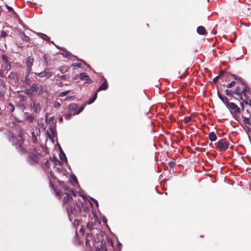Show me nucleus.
<instances>
[{"label":"nucleus","mask_w":251,"mask_h":251,"mask_svg":"<svg viewBox=\"0 0 251 251\" xmlns=\"http://www.w3.org/2000/svg\"><path fill=\"white\" fill-rule=\"evenodd\" d=\"M60 186L63 190L65 192L66 196L64 198V202L67 203L69 202L71 200L73 199L72 196L76 197V193L75 191L69 188L65 183L62 182L60 183Z\"/></svg>","instance_id":"obj_1"},{"label":"nucleus","mask_w":251,"mask_h":251,"mask_svg":"<svg viewBox=\"0 0 251 251\" xmlns=\"http://www.w3.org/2000/svg\"><path fill=\"white\" fill-rule=\"evenodd\" d=\"M68 212L69 215V218L71 221L74 220L73 225L76 228L77 226H78V220L77 219V211L75 208H73L72 206H69L68 208ZM75 236H77V229H75Z\"/></svg>","instance_id":"obj_2"},{"label":"nucleus","mask_w":251,"mask_h":251,"mask_svg":"<svg viewBox=\"0 0 251 251\" xmlns=\"http://www.w3.org/2000/svg\"><path fill=\"white\" fill-rule=\"evenodd\" d=\"M17 149L18 151L21 153H25L27 152L26 149L23 146V144L24 142L25 139L23 138L22 134H20L17 137Z\"/></svg>","instance_id":"obj_3"},{"label":"nucleus","mask_w":251,"mask_h":251,"mask_svg":"<svg viewBox=\"0 0 251 251\" xmlns=\"http://www.w3.org/2000/svg\"><path fill=\"white\" fill-rule=\"evenodd\" d=\"M103 242L101 243L100 247H97L96 248V251H99L100 249L101 251H108V248L111 250L110 248H113V242L111 239L108 238L106 243L102 245Z\"/></svg>","instance_id":"obj_4"},{"label":"nucleus","mask_w":251,"mask_h":251,"mask_svg":"<svg viewBox=\"0 0 251 251\" xmlns=\"http://www.w3.org/2000/svg\"><path fill=\"white\" fill-rule=\"evenodd\" d=\"M41 156L40 153L34 149L29 154V157L33 162H38Z\"/></svg>","instance_id":"obj_5"},{"label":"nucleus","mask_w":251,"mask_h":251,"mask_svg":"<svg viewBox=\"0 0 251 251\" xmlns=\"http://www.w3.org/2000/svg\"><path fill=\"white\" fill-rule=\"evenodd\" d=\"M39 87L36 83H33L30 88L25 91V93L28 95L34 96L38 93Z\"/></svg>","instance_id":"obj_6"},{"label":"nucleus","mask_w":251,"mask_h":251,"mask_svg":"<svg viewBox=\"0 0 251 251\" xmlns=\"http://www.w3.org/2000/svg\"><path fill=\"white\" fill-rule=\"evenodd\" d=\"M78 106L76 104L71 103L68 107L69 113H71L72 115H75L78 114V110L77 109Z\"/></svg>","instance_id":"obj_7"},{"label":"nucleus","mask_w":251,"mask_h":251,"mask_svg":"<svg viewBox=\"0 0 251 251\" xmlns=\"http://www.w3.org/2000/svg\"><path fill=\"white\" fill-rule=\"evenodd\" d=\"M35 74L40 77H43L44 76L49 77L51 76L52 75L48 69H46L44 71L41 72H35Z\"/></svg>","instance_id":"obj_8"},{"label":"nucleus","mask_w":251,"mask_h":251,"mask_svg":"<svg viewBox=\"0 0 251 251\" xmlns=\"http://www.w3.org/2000/svg\"><path fill=\"white\" fill-rule=\"evenodd\" d=\"M32 109L33 112L37 113L40 111L41 107L39 102L34 100L32 101Z\"/></svg>","instance_id":"obj_9"},{"label":"nucleus","mask_w":251,"mask_h":251,"mask_svg":"<svg viewBox=\"0 0 251 251\" xmlns=\"http://www.w3.org/2000/svg\"><path fill=\"white\" fill-rule=\"evenodd\" d=\"M79 197H81L84 201V202H82V207L84 208V210H85L88 208V207L90 205H91V202L84 195H80L79 194Z\"/></svg>","instance_id":"obj_10"},{"label":"nucleus","mask_w":251,"mask_h":251,"mask_svg":"<svg viewBox=\"0 0 251 251\" xmlns=\"http://www.w3.org/2000/svg\"><path fill=\"white\" fill-rule=\"evenodd\" d=\"M217 148L225 150L228 148V144L224 140H220L217 144Z\"/></svg>","instance_id":"obj_11"},{"label":"nucleus","mask_w":251,"mask_h":251,"mask_svg":"<svg viewBox=\"0 0 251 251\" xmlns=\"http://www.w3.org/2000/svg\"><path fill=\"white\" fill-rule=\"evenodd\" d=\"M11 68L10 64H1V70L0 72V76H3L5 71L6 73Z\"/></svg>","instance_id":"obj_12"},{"label":"nucleus","mask_w":251,"mask_h":251,"mask_svg":"<svg viewBox=\"0 0 251 251\" xmlns=\"http://www.w3.org/2000/svg\"><path fill=\"white\" fill-rule=\"evenodd\" d=\"M79 79L84 80L86 83H90L92 82L89 76L85 73H81L79 75Z\"/></svg>","instance_id":"obj_13"},{"label":"nucleus","mask_w":251,"mask_h":251,"mask_svg":"<svg viewBox=\"0 0 251 251\" xmlns=\"http://www.w3.org/2000/svg\"><path fill=\"white\" fill-rule=\"evenodd\" d=\"M69 180L70 183L73 185L78 184L77 178L76 176L74 174H72L71 175Z\"/></svg>","instance_id":"obj_14"},{"label":"nucleus","mask_w":251,"mask_h":251,"mask_svg":"<svg viewBox=\"0 0 251 251\" xmlns=\"http://www.w3.org/2000/svg\"><path fill=\"white\" fill-rule=\"evenodd\" d=\"M108 87V83L106 80H105L104 82L99 87L97 91H100L101 90H105Z\"/></svg>","instance_id":"obj_15"},{"label":"nucleus","mask_w":251,"mask_h":251,"mask_svg":"<svg viewBox=\"0 0 251 251\" xmlns=\"http://www.w3.org/2000/svg\"><path fill=\"white\" fill-rule=\"evenodd\" d=\"M197 31L198 34L201 35H204L205 34L206 30L205 28L202 26H199L198 27Z\"/></svg>","instance_id":"obj_16"},{"label":"nucleus","mask_w":251,"mask_h":251,"mask_svg":"<svg viewBox=\"0 0 251 251\" xmlns=\"http://www.w3.org/2000/svg\"><path fill=\"white\" fill-rule=\"evenodd\" d=\"M208 137L209 140L212 142L215 141L217 140V136L214 132H210L208 135Z\"/></svg>","instance_id":"obj_17"},{"label":"nucleus","mask_w":251,"mask_h":251,"mask_svg":"<svg viewBox=\"0 0 251 251\" xmlns=\"http://www.w3.org/2000/svg\"><path fill=\"white\" fill-rule=\"evenodd\" d=\"M37 34L38 36H40V37L42 38V39H43L46 41L50 40V37L44 33H38Z\"/></svg>","instance_id":"obj_18"},{"label":"nucleus","mask_w":251,"mask_h":251,"mask_svg":"<svg viewBox=\"0 0 251 251\" xmlns=\"http://www.w3.org/2000/svg\"><path fill=\"white\" fill-rule=\"evenodd\" d=\"M228 106L231 109L235 111L238 109V106L233 102L228 103Z\"/></svg>","instance_id":"obj_19"},{"label":"nucleus","mask_w":251,"mask_h":251,"mask_svg":"<svg viewBox=\"0 0 251 251\" xmlns=\"http://www.w3.org/2000/svg\"><path fill=\"white\" fill-rule=\"evenodd\" d=\"M21 37L23 40L26 42H28L30 40V38L26 36L24 33H21Z\"/></svg>","instance_id":"obj_20"},{"label":"nucleus","mask_w":251,"mask_h":251,"mask_svg":"<svg viewBox=\"0 0 251 251\" xmlns=\"http://www.w3.org/2000/svg\"><path fill=\"white\" fill-rule=\"evenodd\" d=\"M31 135H32V140L33 142L36 143L37 142V137L36 135L35 134V131H33L31 132Z\"/></svg>","instance_id":"obj_21"},{"label":"nucleus","mask_w":251,"mask_h":251,"mask_svg":"<svg viewBox=\"0 0 251 251\" xmlns=\"http://www.w3.org/2000/svg\"><path fill=\"white\" fill-rule=\"evenodd\" d=\"M97 97V93L96 92V93H95L93 97L89 100L88 104H90L92 103L96 99Z\"/></svg>","instance_id":"obj_22"},{"label":"nucleus","mask_w":251,"mask_h":251,"mask_svg":"<svg viewBox=\"0 0 251 251\" xmlns=\"http://www.w3.org/2000/svg\"><path fill=\"white\" fill-rule=\"evenodd\" d=\"M50 161L49 160H47L44 165V169H48L50 168Z\"/></svg>","instance_id":"obj_23"},{"label":"nucleus","mask_w":251,"mask_h":251,"mask_svg":"<svg viewBox=\"0 0 251 251\" xmlns=\"http://www.w3.org/2000/svg\"><path fill=\"white\" fill-rule=\"evenodd\" d=\"M70 90H67L66 91L62 92L61 93H60L59 96H60V97L65 96L67 94H68L70 92Z\"/></svg>","instance_id":"obj_24"},{"label":"nucleus","mask_w":251,"mask_h":251,"mask_svg":"<svg viewBox=\"0 0 251 251\" xmlns=\"http://www.w3.org/2000/svg\"><path fill=\"white\" fill-rule=\"evenodd\" d=\"M26 120L29 122V123H32L33 120V117L31 115H29L26 118Z\"/></svg>","instance_id":"obj_25"},{"label":"nucleus","mask_w":251,"mask_h":251,"mask_svg":"<svg viewBox=\"0 0 251 251\" xmlns=\"http://www.w3.org/2000/svg\"><path fill=\"white\" fill-rule=\"evenodd\" d=\"M34 131H35L36 136H39V135L40 134V129L39 128L36 127Z\"/></svg>","instance_id":"obj_26"},{"label":"nucleus","mask_w":251,"mask_h":251,"mask_svg":"<svg viewBox=\"0 0 251 251\" xmlns=\"http://www.w3.org/2000/svg\"><path fill=\"white\" fill-rule=\"evenodd\" d=\"M72 116V115L71 114V113H70L69 114H67L63 115V116L64 117V118L66 120H69L71 118Z\"/></svg>","instance_id":"obj_27"},{"label":"nucleus","mask_w":251,"mask_h":251,"mask_svg":"<svg viewBox=\"0 0 251 251\" xmlns=\"http://www.w3.org/2000/svg\"><path fill=\"white\" fill-rule=\"evenodd\" d=\"M184 121L186 123H188L191 121V118L190 117H186L184 118Z\"/></svg>","instance_id":"obj_28"},{"label":"nucleus","mask_w":251,"mask_h":251,"mask_svg":"<svg viewBox=\"0 0 251 251\" xmlns=\"http://www.w3.org/2000/svg\"><path fill=\"white\" fill-rule=\"evenodd\" d=\"M235 84V81H232L230 83L226 85V87L227 88H231V87H233V86H234Z\"/></svg>","instance_id":"obj_29"},{"label":"nucleus","mask_w":251,"mask_h":251,"mask_svg":"<svg viewBox=\"0 0 251 251\" xmlns=\"http://www.w3.org/2000/svg\"><path fill=\"white\" fill-rule=\"evenodd\" d=\"M52 120H53L52 117H51L50 119H48L47 115H46V123H49L50 122H51Z\"/></svg>","instance_id":"obj_30"},{"label":"nucleus","mask_w":251,"mask_h":251,"mask_svg":"<svg viewBox=\"0 0 251 251\" xmlns=\"http://www.w3.org/2000/svg\"><path fill=\"white\" fill-rule=\"evenodd\" d=\"M60 106H61V104L59 102L55 101L54 102V106L55 107H59Z\"/></svg>","instance_id":"obj_31"},{"label":"nucleus","mask_w":251,"mask_h":251,"mask_svg":"<svg viewBox=\"0 0 251 251\" xmlns=\"http://www.w3.org/2000/svg\"><path fill=\"white\" fill-rule=\"evenodd\" d=\"M7 36V34L4 31H2L1 32V33H0V37H5Z\"/></svg>","instance_id":"obj_32"},{"label":"nucleus","mask_w":251,"mask_h":251,"mask_svg":"<svg viewBox=\"0 0 251 251\" xmlns=\"http://www.w3.org/2000/svg\"><path fill=\"white\" fill-rule=\"evenodd\" d=\"M219 77H220V75H218V76H217L213 78V81H214V82H216L218 81V79H219Z\"/></svg>","instance_id":"obj_33"},{"label":"nucleus","mask_w":251,"mask_h":251,"mask_svg":"<svg viewBox=\"0 0 251 251\" xmlns=\"http://www.w3.org/2000/svg\"><path fill=\"white\" fill-rule=\"evenodd\" d=\"M2 59H3V61H5V63H7V57L5 55H3L2 56Z\"/></svg>","instance_id":"obj_34"},{"label":"nucleus","mask_w":251,"mask_h":251,"mask_svg":"<svg viewBox=\"0 0 251 251\" xmlns=\"http://www.w3.org/2000/svg\"><path fill=\"white\" fill-rule=\"evenodd\" d=\"M71 56V53L70 52H66L65 53V56L66 57L69 58Z\"/></svg>","instance_id":"obj_35"},{"label":"nucleus","mask_w":251,"mask_h":251,"mask_svg":"<svg viewBox=\"0 0 251 251\" xmlns=\"http://www.w3.org/2000/svg\"><path fill=\"white\" fill-rule=\"evenodd\" d=\"M4 94L1 91H0V98H2L4 97Z\"/></svg>","instance_id":"obj_36"},{"label":"nucleus","mask_w":251,"mask_h":251,"mask_svg":"<svg viewBox=\"0 0 251 251\" xmlns=\"http://www.w3.org/2000/svg\"><path fill=\"white\" fill-rule=\"evenodd\" d=\"M6 7L7 8V9L9 10V11H13V9L12 7L9 6L8 5H6Z\"/></svg>","instance_id":"obj_37"},{"label":"nucleus","mask_w":251,"mask_h":251,"mask_svg":"<svg viewBox=\"0 0 251 251\" xmlns=\"http://www.w3.org/2000/svg\"><path fill=\"white\" fill-rule=\"evenodd\" d=\"M50 131L51 132V133L53 134V133H54V129H53V127H50Z\"/></svg>","instance_id":"obj_38"},{"label":"nucleus","mask_w":251,"mask_h":251,"mask_svg":"<svg viewBox=\"0 0 251 251\" xmlns=\"http://www.w3.org/2000/svg\"><path fill=\"white\" fill-rule=\"evenodd\" d=\"M9 105H10V106L11 107V111L12 112V111H14V106H13L12 104H10Z\"/></svg>","instance_id":"obj_39"},{"label":"nucleus","mask_w":251,"mask_h":251,"mask_svg":"<svg viewBox=\"0 0 251 251\" xmlns=\"http://www.w3.org/2000/svg\"><path fill=\"white\" fill-rule=\"evenodd\" d=\"M73 98H74V97H68V98H67L65 99V100H72Z\"/></svg>","instance_id":"obj_40"},{"label":"nucleus","mask_w":251,"mask_h":251,"mask_svg":"<svg viewBox=\"0 0 251 251\" xmlns=\"http://www.w3.org/2000/svg\"><path fill=\"white\" fill-rule=\"evenodd\" d=\"M44 89V86H41V87H40V93H41V92H42V91H43Z\"/></svg>","instance_id":"obj_41"},{"label":"nucleus","mask_w":251,"mask_h":251,"mask_svg":"<svg viewBox=\"0 0 251 251\" xmlns=\"http://www.w3.org/2000/svg\"><path fill=\"white\" fill-rule=\"evenodd\" d=\"M244 121L245 122V123H249V120L246 118V119L244 120Z\"/></svg>","instance_id":"obj_42"},{"label":"nucleus","mask_w":251,"mask_h":251,"mask_svg":"<svg viewBox=\"0 0 251 251\" xmlns=\"http://www.w3.org/2000/svg\"><path fill=\"white\" fill-rule=\"evenodd\" d=\"M224 72L222 71L219 75H220V77L221 76L223 75H224Z\"/></svg>","instance_id":"obj_43"},{"label":"nucleus","mask_w":251,"mask_h":251,"mask_svg":"<svg viewBox=\"0 0 251 251\" xmlns=\"http://www.w3.org/2000/svg\"><path fill=\"white\" fill-rule=\"evenodd\" d=\"M83 107H82V108L79 107V113L80 112H81L83 110Z\"/></svg>","instance_id":"obj_44"},{"label":"nucleus","mask_w":251,"mask_h":251,"mask_svg":"<svg viewBox=\"0 0 251 251\" xmlns=\"http://www.w3.org/2000/svg\"><path fill=\"white\" fill-rule=\"evenodd\" d=\"M22 100L24 101L26 100V98L25 97H23L22 99Z\"/></svg>","instance_id":"obj_45"},{"label":"nucleus","mask_w":251,"mask_h":251,"mask_svg":"<svg viewBox=\"0 0 251 251\" xmlns=\"http://www.w3.org/2000/svg\"><path fill=\"white\" fill-rule=\"evenodd\" d=\"M63 121V118L60 117L59 119V122H62Z\"/></svg>","instance_id":"obj_46"},{"label":"nucleus","mask_w":251,"mask_h":251,"mask_svg":"<svg viewBox=\"0 0 251 251\" xmlns=\"http://www.w3.org/2000/svg\"><path fill=\"white\" fill-rule=\"evenodd\" d=\"M93 215H94V216L95 218L96 219V217H97V216H96V213H95L93 212Z\"/></svg>","instance_id":"obj_47"},{"label":"nucleus","mask_w":251,"mask_h":251,"mask_svg":"<svg viewBox=\"0 0 251 251\" xmlns=\"http://www.w3.org/2000/svg\"><path fill=\"white\" fill-rule=\"evenodd\" d=\"M79 62H81V63H84V61L80 59H79Z\"/></svg>","instance_id":"obj_48"},{"label":"nucleus","mask_w":251,"mask_h":251,"mask_svg":"<svg viewBox=\"0 0 251 251\" xmlns=\"http://www.w3.org/2000/svg\"><path fill=\"white\" fill-rule=\"evenodd\" d=\"M28 80H27L26 81H25V83L26 84H28Z\"/></svg>","instance_id":"obj_49"},{"label":"nucleus","mask_w":251,"mask_h":251,"mask_svg":"<svg viewBox=\"0 0 251 251\" xmlns=\"http://www.w3.org/2000/svg\"><path fill=\"white\" fill-rule=\"evenodd\" d=\"M75 67H78V64H75Z\"/></svg>","instance_id":"obj_50"},{"label":"nucleus","mask_w":251,"mask_h":251,"mask_svg":"<svg viewBox=\"0 0 251 251\" xmlns=\"http://www.w3.org/2000/svg\"><path fill=\"white\" fill-rule=\"evenodd\" d=\"M47 90V89L45 88V92H46L47 93H48V92L46 91Z\"/></svg>","instance_id":"obj_51"},{"label":"nucleus","mask_w":251,"mask_h":251,"mask_svg":"<svg viewBox=\"0 0 251 251\" xmlns=\"http://www.w3.org/2000/svg\"><path fill=\"white\" fill-rule=\"evenodd\" d=\"M95 201V202H96V204L97 205H98V202L97 201Z\"/></svg>","instance_id":"obj_52"},{"label":"nucleus","mask_w":251,"mask_h":251,"mask_svg":"<svg viewBox=\"0 0 251 251\" xmlns=\"http://www.w3.org/2000/svg\"><path fill=\"white\" fill-rule=\"evenodd\" d=\"M87 243H88V241H87V240H86V244H87Z\"/></svg>","instance_id":"obj_53"},{"label":"nucleus","mask_w":251,"mask_h":251,"mask_svg":"<svg viewBox=\"0 0 251 251\" xmlns=\"http://www.w3.org/2000/svg\"><path fill=\"white\" fill-rule=\"evenodd\" d=\"M81 232H82L83 233L84 232L83 230H81Z\"/></svg>","instance_id":"obj_54"},{"label":"nucleus","mask_w":251,"mask_h":251,"mask_svg":"<svg viewBox=\"0 0 251 251\" xmlns=\"http://www.w3.org/2000/svg\"><path fill=\"white\" fill-rule=\"evenodd\" d=\"M251 101L250 100V103H249V104H251Z\"/></svg>","instance_id":"obj_55"}]
</instances>
